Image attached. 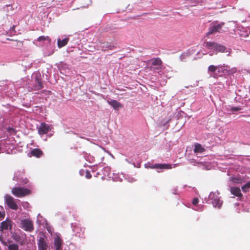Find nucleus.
<instances>
[{
    "label": "nucleus",
    "mask_w": 250,
    "mask_h": 250,
    "mask_svg": "<svg viewBox=\"0 0 250 250\" xmlns=\"http://www.w3.org/2000/svg\"><path fill=\"white\" fill-rule=\"evenodd\" d=\"M237 69L235 67L230 68L228 65H219L215 66L210 65L208 67V72L210 77L217 78L224 75L232 74L235 73Z\"/></svg>",
    "instance_id": "f257e3e1"
},
{
    "label": "nucleus",
    "mask_w": 250,
    "mask_h": 250,
    "mask_svg": "<svg viewBox=\"0 0 250 250\" xmlns=\"http://www.w3.org/2000/svg\"><path fill=\"white\" fill-rule=\"evenodd\" d=\"M205 46L208 49L213 50L216 51L215 54L217 52L227 53V56H229L231 52L230 48H227L224 45L219 44L214 42H207L206 43Z\"/></svg>",
    "instance_id": "f03ea898"
},
{
    "label": "nucleus",
    "mask_w": 250,
    "mask_h": 250,
    "mask_svg": "<svg viewBox=\"0 0 250 250\" xmlns=\"http://www.w3.org/2000/svg\"><path fill=\"white\" fill-rule=\"evenodd\" d=\"M219 194V193L217 191L210 192L208 196V200L211 201L210 203L214 207L220 208L222 205L223 201L220 199Z\"/></svg>",
    "instance_id": "7ed1b4c3"
},
{
    "label": "nucleus",
    "mask_w": 250,
    "mask_h": 250,
    "mask_svg": "<svg viewBox=\"0 0 250 250\" xmlns=\"http://www.w3.org/2000/svg\"><path fill=\"white\" fill-rule=\"evenodd\" d=\"M103 174L105 176H107L109 179H111L114 181H122L124 176L121 174L118 177H116L115 173L111 172V168L109 167H104L103 170Z\"/></svg>",
    "instance_id": "20e7f679"
},
{
    "label": "nucleus",
    "mask_w": 250,
    "mask_h": 250,
    "mask_svg": "<svg viewBox=\"0 0 250 250\" xmlns=\"http://www.w3.org/2000/svg\"><path fill=\"white\" fill-rule=\"evenodd\" d=\"M11 192L14 195L18 197L24 196L30 193V190L27 188L18 187L13 188Z\"/></svg>",
    "instance_id": "39448f33"
},
{
    "label": "nucleus",
    "mask_w": 250,
    "mask_h": 250,
    "mask_svg": "<svg viewBox=\"0 0 250 250\" xmlns=\"http://www.w3.org/2000/svg\"><path fill=\"white\" fill-rule=\"evenodd\" d=\"M21 228L26 231L31 232L34 229L33 223L29 218L21 220Z\"/></svg>",
    "instance_id": "423d86ee"
},
{
    "label": "nucleus",
    "mask_w": 250,
    "mask_h": 250,
    "mask_svg": "<svg viewBox=\"0 0 250 250\" xmlns=\"http://www.w3.org/2000/svg\"><path fill=\"white\" fill-rule=\"evenodd\" d=\"M32 79L35 83L33 89L35 90L42 89L43 86L41 79V75L39 73H34L32 75Z\"/></svg>",
    "instance_id": "0eeeda50"
},
{
    "label": "nucleus",
    "mask_w": 250,
    "mask_h": 250,
    "mask_svg": "<svg viewBox=\"0 0 250 250\" xmlns=\"http://www.w3.org/2000/svg\"><path fill=\"white\" fill-rule=\"evenodd\" d=\"M5 202L7 206L12 209L17 210L18 208V205L15 202L13 197L12 196L6 195L4 196Z\"/></svg>",
    "instance_id": "6e6552de"
},
{
    "label": "nucleus",
    "mask_w": 250,
    "mask_h": 250,
    "mask_svg": "<svg viewBox=\"0 0 250 250\" xmlns=\"http://www.w3.org/2000/svg\"><path fill=\"white\" fill-rule=\"evenodd\" d=\"M24 172L22 170H18L15 172L13 180L18 181L20 183L25 184L28 182L26 178H24Z\"/></svg>",
    "instance_id": "1a4fd4ad"
},
{
    "label": "nucleus",
    "mask_w": 250,
    "mask_h": 250,
    "mask_svg": "<svg viewBox=\"0 0 250 250\" xmlns=\"http://www.w3.org/2000/svg\"><path fill=\"white\" fill-rule=\"evenodd\" d=\"M217 22H213L209 27L208 34L215 33L218 32H220L222 27L224 24V22H220L217 23Z\"/></svg>",
    "instance_id": "9d476101"
},
{
    "label": "nucleus",
    "mask_w": 250,
    "mask_h": 250,
    "mask_svg": "<svg viewBox=\"0 0 250 250\" xmlns=\"http://www.w3.org/2000/svg\"><path fill=\"white\" fill-rule=\"evenodd\" d=\"M145 167L146 168H150L153 169H170L171 168V167L170 165H167V164H151L149 163L146 164L145 165Z\"/></svg>",
    "instance_id": "9b49d317"
},
{
    "label": "nucleus",
    "mask_w": 250,
    "mask_h": 250,
    "mask_svg": "<svg viewBox=\"0 0 250 250\" xmlns=\"http://www.w3.org/2000/svg\"><path fill=\"white\" fill-rule=\"evenodd\" d=\"M54 246L56 250H62L63 240L59 234L56 233L54 236Z\"/></svg>",
    "instance_id": "f8f14e48"
},
{
    "label": "nucleus",
    "mask_w": 250,
    "mask_h": 250,
    "mask_svg": "<svg viewBox=\"0 0 250 250\" xmlns=\"http://www.w3.org/2000/svg\"><path fill=\"white\" fill-rule=\"evenodd\" d=\"M156 72L160 75L163 74L167 78H170V76L169 75V73L171 71V69L169 67L167 68L164 65H161L159 67H157L155 68Z\"/></svg>",
    "instance_id": "ddd939ff"
},
{
    "label": "nucleus",
    "mask_w": 250,
    "mask_h": 250,
    "mask_svg": "<svg viewBox=\"0 0 250 250\" xmlns=\"http://www.w3.org/2000/svg\"><path fill=\"white\" fill-rule=\"evenodd\" d=\"M246 179L243 175H237L236 176L230 177L229 178V186L231 184V183L233 184H241L245 182Z\"/></svg>",
    "instance_id": "4468645a"
},
{
    "label": "nucleus",
    "mask_w": 250,
    "mask_h": 250,
    "mask_svg": "<svg viewBox=\"0 0 250 250\" xmlns=\"http://www.w3.org/2000/svg\"><path fill=\"white\" fill-rule=\"evenodd\" d=\"M51 129V125L44 123H42L38 128V130L40 135H43L46 134Z\"/></svg>",
    "instance_id": "2eb2a0df"
},
{
    "label": "nucleus",
    "mask_w": 250,
    "mask_h": 250,
    "mask_svg": "<svg viewBox=\"0 0 250 250\" xmlns=\"http://www.w3.org/2000/svg\"><path fill=\"white\" fill-rule=\"evenodd\" d=\"M36 42L37 45L42 46L49 44L50 42V39L48 36H41L38 38Z\"/></svg>",
    "instance_id": "dca6fc26"
},
{
    "label": "nucleus",
    "mask_w": 250,
    "mask_h": 250,
    "mask_svg": "<svg viewBox=\"0 0 250 250\" xmlns=\"http://www.w3.org/2000/svg\"><path fill=\"white\" fill-rule=\"evenodd\" d=\"M69 40L68 36L66 35L62 37V39L59 38L57 40V45L59 48H62L66 45Z\"/></svg>",
    "instance_id": "f3484780"
},
{
    "label": "nucleus",
    "mask_w": 250,
    "mask_h": 250,
    "mask_svg": "<svg viewBox=\"0 0 250 250\" xmlns=\"http://www.w3.org/2000/svg\"><path fill=\"white\" fill-rule=\"evenodd\" d=\"M12 228L11 221L9 220H6L1 223L0 226V231L2 232L3 230H7Z\"/></svg>",
    "instance_id": "a211bd4d"
},
{
    "label": "nucleus",
    "mask_w": 250,
    "mask_h": 250,
    "mask_svg": "<svg viewBox=\"0 0 250 250\" xmlns=\"http://www.w3.org/2000/svg\"><path fill=\"white\" fill-rule=\"evenodd\" d=\"M38 246L39 250H46L48 247L46 242L42 237H41L39 239Z\"/></svg>",
    "instance_id": "6ab92c4d"
},
{
    "label": "nucleus",
    "mask_w": 250,
    "mask_h": 250,
    "mask_svg": "<svg viewBox=\"0 0 250 250\" xmlns=\"http://www.w3.org/2000/svg\"><path fill=\"white\" fill-rule=\"evenodd\" d=\"M107 102L115 110H119L123 106L120 103L115 100H108Z\"/></svg>",
    "instance_id": "aec40b11"
},
{
    "label": "nucleus",
    "mask_w": 250,
    "mask_h": 250,
    "mask_svg": "<svg viewBox=\"0 0 250 250\" xmlns=\"http://www.w3.org/2000/svg\"><path fill=\"white\" fill-rule=\"evenodd\" d=\"M230 191L231 194L235 195L238 197L240 198L242 196L240 189L238 187H231L230 188Z\"/></svg>",
    "instance_id": "412c9836"
},
{
    "label": "nucleus",
    "mask_w": 250,
    "mask_h": 250,
    "mask_svg": "<svg viewBox=\"0 0 250 250\" xmlns=\"http://www.w3.org/2000/svg\"><path fill=\"white\" fill-rule=\"evenodd\" d=\"M195 52V49L191 48L189 49L186 52H184L180 56V59L181 61H183L186 59V57L193 54Z\"/></svg>",
    "instance_id": "4be33fe9"
},
{
    "label": "nucleus",
    "mask_w": 250,
    "mask_h": 250,
    "mask_svg": "<svg viewBox=\"0 0 250 250\" xmlns=\"http://www.w3.org/2000/svg\"><path fill=\"white\" fill-rule=\"evenodd\" d=\"M205 151V149L200 144H196L194 146V152L195 153H201Z\"/></svg>",
    "instance_id": "5701e85b"
},
{
    "label": "nucleus",
    "mask_w": 250,
    "mask_h": 250,
    "mask_svg": "<svg viewBox=\"0 0 250 250\" xmlns=\"http://www.w3.org/2000/svg\"><path fill=\"white\" fill-rule=\"evenodd\" d=\"M31 153L33 156L39 157L42 155V151L39 149L35 148L31 151Z\"/></svg>",
    "instance_id": "b1692460"
},
{
    "label": "nucleus",
    "mask_w": 250,
    "mask_h": 250,
    "mask_svg": "<svg viewBox=\"0 0 250 250\" xmlns=\"http://www.w3.org/2000/svg\"><path fill=\"white\" fill-rule=\"evenodd\" d=\"M162 61L159 58H155L152 60V64L153 65H160V66L162 65Z\"/></svg>",
    "instance_id": "393cba45"
},
{
    "label": "nucleus",
    "mask_w": 250,
    "mask_h": 250,
    "mask_svg": "<svg viewBox=\"0 0 250 250\" xmlns=\"http://www.w3.org/2000/svg\"><path fill=\"white\" fill-rule=\"evenodd\" d=\"M46 221L42 218L41 214H39L37 216V222L40 225L43 224Z\"/></svg>",
    "instance_id": "a878e982"
},
{
    "label": "nucleus",
    "mask_w": 250,
    "mask_h": 250,
    "mask_svg": "<svg viewBox=\"0 0 250 250\" xmlns=\"http://www.w3.org/2000/svg\"><path fill=\"white\" fill-rule=\"evenodd\" d=\"M250 188V181L247 183L245 185L242 187V189L244 192H247L249 188Z\"/></svg>",
    "instance_id": "bb28decb"
},
{
    "label": "nucleus",
    "mask_w": 250,
    "mask_h": 250,
    "mask_svg": "<svg viewBox=\"0 0 250 250\" xmlns=\"http://www.w3.org/2000/svg\"><path fill=\"white\" fill-rule=\"evenodd\" d=\"M8 250H19V247L17 244H10L8 247Z\"/></svg>",
    "instance_id": "cd10ccee"
},
{
    "label": "nucleus",
    "mask_w": 250,
    "mask_h": 250,
    "mask_svg": "<svg viewBox=\"0 0 250 250\" xmlns=\"http://www.w3.org/2000/svg\"><path fill=\"white\" fill-rule=\"evenodd\" d=\"M103 45L102 46L103 50H106V49H111V45L109 44L108 42H104L103 43Z\"/></svg>",
    "instance_id": "c85d7f7f"
},
{
    "label": "nucleus",
    "mask_w": 250,
    "mask_h": 250,
    "mask_svg": "<svg viewBox=\"0 0 250 250\" xmlns=\"http://www.w3.org/2000/svg\"><path fill=\"white\" fill-rule=\"evenodd\" d=\"M4 216L5 211L4 210L3 208V207L0 206V219L3 218Z\"/></svg>",
    "instance_id": "c756f323"
},
{
    "label": "nucleus",
    "mask_w": 250,
    "mask_h": 250,
    "mask_svg": "<svg viewBox=\"0 0 250 250\" xmlns=\"http://www.w3.org/2000/svg\"><path fill=\"white\" fill-rule=\"evenodd\" d=\"M188 162L189 163H190V164H193V165H196L197 164H198V162H197L196 161V160L194 159H188Z\"/></svg>",
    "instance_id": "7c9ffc66"
},
{
    "label": "nucleus",
    "mask_w": 250,
    "mask_h": 250,
    "mask_svg": "<svg viewBox=\"0 0 250 250\" xmlns=\"http://www.w3.org/2000/svg\"><path fill=\"white\" fill-rule=\"evenodd\" d=\"M241 109V107L240 106H237V107L233 106V107H231V111H239V110H240Z\"/></svg>",
    "instance_id": "2f4dec72"
},
{
    "label": "nucleus",
    "mask_w": 250,
    "mask_h": 250,
    "mask_svg": "<svg viewBox=\"0 0 250 250\" xmlns=\"http://www.w3.org/2000/svg\"><path fill=\"white\" fill-rule=\"evenodd\" d=\"M22 206L25 209H28L29 204L27 202H24L22 204Z\"/></svg>",
    "instance_id": "473e14b6"
},
{
    "label": "nucleus",
    "mask_w": 250,
    "mask_h": 250,
    "mask_svg": "<svg viewBox=\"0 0 250 250\" xmlns=\"http://www.w3.org/2000/svg\"><path fill=\"white\" fill-rule=\"evenodd\" d=\"M127 180V181L129 182H133L134 181H135V179L134 178L128 177V178H125Z\"/></svg>",
    "instance_id": "72a5a7b5"
},
{
    "label": "nucleus",
    "mask_w": 250,
    "mask_h": 250,
    "mask_svg": "<svg viewBox=\"0 0 250 250\" xmlns=\"http://www.w3.org/2000/svg\"><path fill=\"white\" fill-rule=\"evenodd\" d=\"M199 202V200L198 198H194L192 201V204L193 205H196Z\"/></svg>",
    "instance_id": "f704fd0d"
},
{
    "label": "nucleus",
    "mask_w": 250,
    "mask_h": 250,
    "mask_svg": "<svg viewBox=\"0 0 250 250\" xmlns=\"http://www.w3.org/2000/svg\"><path fill=\"white\" fill-rule=\"evenodd\" d=\"M237 33L238 34H239L240 36H243V37H247V36H248V33L247 32L244 33H241L238 32Z\"/></svg>",
    "instance_id": "c9c22d12"
},
{
    "label": "nucleus",
    "mask_w": 250,
    "mask_h": 250,
    "mask_svg": "<svg viewBox=\"0 0 250 250\" xmlns=\"http://www.w3.org/2000/svg\"><path fill=\"white\" fill-rule=\"evenodd\" d=\"M85 177L87 178V179H89L91 177V175L90 173L88 171H86V175H85Z\"/></svg>",
    "instance_id": "e433bc0d"
},
{
    "label": "nucleus",
    "mask_w": 250,
    "mask_h": 250,
    "mask_svg": "<svg viewBox=\"0 0 250 250\" xmlns=\"http://www.w3.org/2000/svg\"><path fill=\"white\" fill-rule=\"evenodd\" d=\"M85 159L87 160V161H89L90 162H92L93 160V158L92 157H91V156H89V158L88 157V159H87L86 157L85 158Z\"/></svg>",
    "instance_id": "4c0bfd02"
},
{
    "label": "nucleus",
    "mask_w": 250,
    "mask_h": 250,
    "mask_svg": "<svg viewBox=\"0 0 250 250\" xmlns=\"http://www.w3.org/2000/svg\"><path fill=\"white\" fill-rule=\"evenodd\" d=\"M194 209L197 211H202L203 210V207H198V208H194Z\"/></svg>",
    "instance_id": "58836bf2"
},
{
    "label": "nucleus",
    "mask_w": 250,
    "mask_h": 250,
    "mask_svg": "<svg viewBox=\"0 0 250 250\" xmlns=\"http://www.w3.org/2000/svg\"><path fill=\"white\" fill-rule=\"evenodd\" d=\"M53 53V51H51L50 53H48L47 52H44V55L45 56H49Z\"/></svg>",
    "instance_id": "ea45409f"
},
{
    "label": "nucleus",
    "mask_w": 250,
    "mask_h": 250,
    "mask_svg": "<svg viewBox=\"0 0 250 250\" xmlns=\"http://www.w3.org/2000/svg\"><path fill=\"white\" fill-rule=\"evenodd\" d=\"M121 174H122V173L121 174H119V173H115V176L116 177H118ZM122 175L124 176V177H125V176L123 174H122Z\"/></svg>",
    "instance_id": "a19ab883"
},
{
    "label": "nucleus",
    "mask_w": 250,
    "mask_h": 250,
    "mask_svg": "<svg viewBox=\"0 0 250 250\" xmlns=\"http://www.w3.org/2000/svg\"><path fill=\"white\" fill-rule=\"evenodd\" d=\"M209 54L210 56H212L213 55V53L211 51H210V52H209Z\"/></svg>",
    "instance_id": "79ce46f5"
},
{
    "label": "nucleus",
    "mask_w": 250,
    "mask_h": 250,
    "mask_svg": "<svg viewBox=\"0 0 250 250\" xmlns=\"http://www.w3.org/2000/svg\"><path fill=\"white\" fill-rule=\"evenodd\" d=\"M16 42L17 43H20V44H21L22 43V42H20V41H19V42L16 41Z\"/></svg>",
    "instance_id": "37998d69"
},
{
    "label": "nucleus",
    "mask_w": 250,
    "mask_h": 250,
    "mask_svg": "<svg viewBox=\"0 0 250 250\" xmlns=\"http://www.w3.org/2000/svg\"><path fill=\"white\" fill-rule=\"evenodd\" d=\"M90 3H91V1H89V3L87 4V5H89Z\"/></svg>",
    "instance_id": "c03bdc74"
}]
</instances>
